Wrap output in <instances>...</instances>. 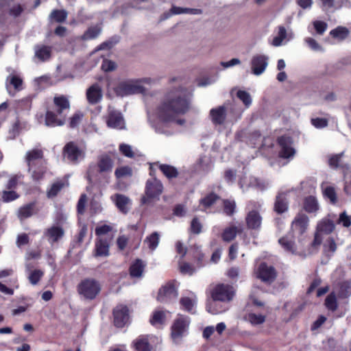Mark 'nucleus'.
Listing matches in <instances>:
<instances>
[{
    "mask_svg": "<svg viewBox=\"0 0 351 351\" xmlns=\"http://www.w3.org/2000/svg\"><path fill=\"white\" fill-rule=\"evenodd\" d=\"M191 108L190 97L180 90H173L165 94L156 108L158 119L162 123H176L183 125L184 119L179 116L186 114Z\"/></svg>",
    "mask_w": 351,
    "mask_h": 351,
    "instance_id": "f257e3e1",
    "label": "nucleus"
},
{
    "mask_svg": "<svg viewBox=\"0 0 351 351\" xmlns=\"http://www.w3.org/2000/svg\"><path fill=\"white\" fill-rule=\"evenodd\" d=\"M71 104L67 96L56 95L53 103L47 108L45 115V124L47 127L54 128L65 124Z\"/></svg>",
    "mask_w": 351,
    "mask_h": 351,
    "instance_id": "f03ea898",
    "label": "nucleus"
},
{
    "mask_svg": "<svg viewBox=\"0 0 351 351\" xmlns=\"http://www.w3.org/2000/svg\"><path fill=\"white\" fill-rule=\"evenodd\" d=\"M113 167V161L108 155L101 156L97 165L89 167L87 171V179L90 183L98 182L100 176L109 174Z\"/></svg>",
    "mask_w": 351,
    "mask_h": 351,
    "instance_id": "7ed1b4c3",
    "label": "nucleus"
},
{
    "mask_svg": "<svg viewBox=\"0 0 351 351\" xmlns=\"http://www.w3.org/2000/svg\"><path fill=\"white\" fill-rule=\"evenodd\" d=\"M163 192L162 182L156 178L147 180L145 184V195L141 198L142 204H149L159 200Z\"/></svg>",
    "mask_w": 351,
    "mask_h": 351,
    "instance_id": "20e7f679",
    "label": "nucleus"
},
{
    "mask_svg": "<svg viewBox=\"0 0 351 351\" xmlns=\"http://www.w3.org/2000/svg\"><path fill=\"white\" fill-rule=\"evenodd\" d=\"M335 229V223L328 217L322 219L317 224L312 246L317 247L322 243L324 236L331 234Z\"/></svg>",
    "mask_w": 351,
    "mask_h": 351,
    "instance_id": "39448f33",
    "label": "nucleus"
},
{
    "mask_svg": "<svg viewBox=\"0 0 351 351\" xmlns=\"http://www.w3.org/2000/svg\"><path fill=\"white\" fill-rule=\"evenodd\" d=\"M62 154L67 160L73 164H77L85 155L84 152L73 141H70L64 145Z\"/></svg>",
    "mask_w": 351,
    "mask_h": 351,
    "instance_id": "423d86ee",
    "label": "nucleus"
},
{
    "mask_svg": "<svg viewBox=\"0 0 351 351\" xmlns=\"http://www.w3.org/2000/svg\"><path fill=\"white\" fill-rule=\"evenodd\" d=\"M276 141L280 147V151L279 152L280 158L287 159L295 155V150L292 147L293 140L291 137L287 135H282L278 137Z\"/></svg>",
    "mask_w": 351,
    "mask_h": 351,
    "instance_id": "0eeeda50",
    "label": "nucleus"
},
{
    "mask_svg": "<svg viewBox=\"0 0 351 351\" xmlns=\"http://www.w3.org/2000/svg\"><path fill=\"white\" fill-rule=\"evenodd\" d=\"M128 308L123 304L117 306L113 310V322L116 327L123 328L129 323Z\"/></svg>",
    "mask_w": 351,
    "mask_h": 351,
    "instance_id": "6e6552de",
    "label": "nucleus"
},
{
    "mask_svg": "<svg viewBox=\"0 0 351 351\" xmlns=\"http://www.w3.org/2000/svg\"><path fill=\"white\" fill-rule=\"evenodd\" d=\"M257 277L263 282L271 283L275 280L277 277L276 269L266 263H261L257 269Z\"/></svg>",
    "mask_w": 351,
    "mask_h": 351,
    "instance_id": "1a4fd4ad",
    "label": "nucleus"
},
{
    "mask_svg": "<svg viewBox=\"0 0 351 351\" xmlns=\"http://www.w3.org/2000/svg\"><path fill=\"white\" fill-rule=\"evenodd\" d=\"M144 90L141 85L134 84L125 82L119 83L114 88V91L117 96L124 97L135 93H142Z\"/></svg>",
    "mask_w": 351,
    "mask_h": 351,
    "instance_id": "9d476101",
    "label": "nucleus"
},
{
    "mask_svg": "<svg viewBox=\"0 0 351 351\" xmlns=\"http://www.w3.org/2000/svg\"><path fill=\"white\" fill-rule=\"evenodd\" d=\"M189 324L188 317L179 315L171 327V336L176 340L182 336Z\"/></svg>",
    "mask_w": 351,
    "mask_h": 351,
    "instance_id": "9b49d317",
    "label": "nucleus"
},
{
    "mask_svg": "<svg viewBox=\"0 0 351 351\" xmlns=\"http://www.w3.org/2000/svg\"><path fill=\"white\" fill-rule=\"evenodd\" d=\"M43 236L51 245H53L64 237V230L60 226H52L45 230Z\"/></svg>",
    "mask_w": 351,
    "mask_h": 351,
    "instance_id": "f8f14e48",
    "label": "nucleus"
},
{
    "mask_svg": "<svg viewBox=\"0 0 351 351\" xmlns=\"http://www.w3.org/2000/svg\"><path fill=\"white\" fill-rule=\"evenodd\" d=\"M233 287H215L212 291L214 300L226 302L231 300L234 295Z\"/></svg>",
    "mask_w": 351,
    "mask_h": 351,
    "instance_id": "ddd939ff",
    "label": "nucleus"
},
{
    "mask_svg": "<svg viewBox=\"0 0 351 351\" xmlns=\"http://www.w3.org/2000/svg\"><path fill=\"white\" fill-rule=\"evenodd\" d=\"M308 226V217L304 213H298L291 223L293 232L302 235L307 230Z\"/></svg>",
    "mask_w": 351,
    "mask_h": 351,
    "instance_id": "4468645a",
    "label": "nucleus"
},
{
    "mask_svg": "<svg viewBox=\"0 0 351 351\" xmlns=\"http://www.w3.org/2000/svg\"><path fill=\"white\" fill-rule=\"evenodd\" d=\"M288 193L279 192L276 196L274 210L279 215L286 213L289 209Z\"/></svg>",
    "mask_w": 351,
    "mask_h": 351,
    "instance_id": "2eb2a0df",
    "label": "nucleus"
},
{
    "mask_svg": "<svg viewBox=\"0 0 351 351\" xmlns=\"http://www.w3.org/2000/svg\"><path fill=\"white\" fill-rule=\"evenodd\" d=\"M268 58L264 55H256L252 57L251 68L252 73L256 75L262 74L267 66Z\"/></svg>",
    "mask_w": 351,
    "mask_h": 351,
    "instance_id": "dca6fc26",
    "label": "nucleus"
},
{
    "mask_svg": "<svg viewBox=\"0 0 351 351\" xmlns=\"http://www.w3.org/2000/svg\"><path fill=\"white\" fill-rule=\"evenodd\" d=\"M178 293L176 287H162L157 295V300L160 302H169L178 298Z\"/></svg>",
    "mask_w": 351,
    "mask_h": 351,
    "instance_id": "f3484780",
    "label": "nucleus"
},
{
    "mask_svg": "<svg viewBox=\"0 0 351 351\" xmlns=\"http://www.w3.org/2000/svg\"><path fill=\"white\" fill-rule=\"evenodd\" d=\"M86 95L88 102L91 105H95L102 99L101 88L97 83H95L86 90Z\"/></svg>",
    "mask_w": 351,
    "mask_h": 351,
    "instance_id": "a211bd4d",
    "label": "nucleus"
},
{
    "mask_svg": "<svg viewBox=\"0 0 351 351\" xmlns=\"http://www.w3.org/2000/svg\"><path fill=\"white\" fill-rule=\"evenodd\" d=\"M245 223L248 229L259 230L262 223V217L258 211L252 210L247 214Z\"/></svg>",
    "mask_w": 351,
    "mask_h": 351,
    "instance_id": "6ab92c4d",
    "label": "nucleus"
},
{
    "mask_svg": "<svg viewBox=\"0 0 351 351\" xmlns=\"http://www.w3.org/2000/svg\"><path fill=\"white\" fill-rule=\"evenodd\" d=\"M36 202H32L21 206L19 208L17 216L21 220H23L36 215L38 213Z\"/></svg>",
    "mask_w": 351,
    "mask_h": 351,
    "instance_id": "aec40b11",
    "label": "nucleus"
},
{
    "mask_svg": "<svg viewBox=\"0 0 351 351\" xmlns=\"http://www.w3.org/2000/svg\"><path fill=\"white\" fill-rule=\"evenodd\" d=\"M226 109L223 106H218L215 108H212L210 110V116L212 122L215 125H222L226 119Z\"/></svg>",
    "mask_w": 351,
    "mask_h": 351,
    "instance_id": "412c9836",
    "label": "nucleus"
},
{
    "mask_svg": "<svg viewBox=\"0 0 351 351\" xmlns=\"http://www.w3.org/2000/svg\"><path fill=\"white\" fill-rule=\"evenodd\" d=\"M153 337L148 335H141L134 341V346L136 351H152L151 345Z\"/></svg>",
    "mask_w": 351,
    "mask_h": 351,
    "instance_id": "4be33fe9",
    "label": "nucleus"
},
{
    "mask_svg": "<svg viewBox=\"0 0 351 351\" xmlns=\"http://www.w3.org/2000/svg\"><path fill=\"white\" fill-rule=\"evenodd\" d=\"M107 125L112 128H122L123 119L121 113L117 110L110 111L106 120Z\"/></svg>",
    "mask_w": 351,
    "mask_h": 351,
    "instance_id": "5701e85b",
    "label": "nucleus"
},
{
    "mask_svg": "<svg viewBox=\"0 0 351 351\" xmlns=\"http://www.w3.org/2000/svg\"><path fill=\"white\" fill-rule=\"evenodd\" d=\"M111 199L120 212L123 214L128 213L130 208L128 206L130 202V199L128 197L123 194L116 193L114 196H112Z\"/></svg>",
    "mask_w": 351,
    "mask_h": 351,
    "instance_id": "b1692460",
    "label": "nucleus"
},
{
    "mask_svg": "<svg viewBox=\"0 0 351 351\" xmlns=\"http://www.w3.org/2000/svg\"><path fill=\"white\" fill-rule=\"evenodd\" d=\"M52 49L51 46L36 45L34 47L35 56L41 62H45L51 58Z\"/></svg>",
    "mask_w": 351,
    "mask_h": 351,
    "instance_id": "393cba45",
    "label": "nucleus"
},
{
    "mask_svg": "<svg viewBox=\"0 0 351 351\" xmlns=\"http://www.w3.org/2000/svg\"><path fill=\"white\" fill-rule=\"evenodd\" d=\"M220 199V196L213 191L207 193L199 201V206H202V210H206L214 206Z\"/></svg>",
    "mask_w": 351,
    "mask_h": 351,
    "instance_id": "a878e982",
    "label": "nucleus"
},
{
    "mask_svg": "<svg viewBox=\"0 0 351 351\" xmlns=\"http://www.w3.org/2000/svg\"><path fill=\"white\" fill-rule=\"evenodd\" d=\"M278 243L286 252H291L292 254H295V252H297L294 237L290 233L280 238Z\"/></svg>",
    "mask_w": 351,
    "mask_h": 351,
    "instance_id": "bb28decb",
    "label": "nucleus"
},
{
    "mask_svg": "<svg viewBox=\"0 0 351 351\" xmlns=\"http://www.w3.org/2000/svg\"><path fill=\"white\" fill-rule=\"evenodd\" d=\"M69 186V182L66 180H58L53 182L51 187L47 191V196L48 198H53L56 197L58 193L64 187Z\"/></svg>",
    "mask_w": 351,
    "mask_h": 351,
    "instance_id": "cd10ccee",
    "label": "nucleus"
},
{
    "mask_svg": "<svg viewBox=\"0 0 351 351\" xmlns=\"http://www.w3.org/2000/svg\"><path fill=\"white\" fill-rule=\"evenodd\" d=\"M100 287H78V293L86 300H93L100 292Z\"/></svg>",
    "mask_w": 351,
    "mask_h": 351,
    "instance_id": "c85d7f7f",
    "label": "nucleus"
},
{
    "mask_svg": "<svg viewBox=\"0 0 351 351\" xmlns=\"http://www.w3.org/2000/svg\"><path fill=\"white\" fill-rule=\"evenodd\" d=\"M189 255L192 257L197 267L203 265L204 255L202 253L201 246L196 244L191 245L189 250Z\"/></svg>",
    "mask_w": 351,
    "mask_h": 351,
    "instance_id": "c756f323",
    "label": "nucleus"
},
{
    "mask_svg": "<svg viewBox=\"0 0 351 351\" xmlns=\"http://www.w3.org/2000/svg\"><path fill=\"white\" fill-rule=\"evenodd\" d=\"M242 232L243 229L241 228L235 226H229L223 230L221 238L223 241L230 242L236 238L237 234H241Z\"/></svg>",
    "mask_w": 351,
    "mask_h": 351,
    "instance_id": "7c9ffc66",
    "label": "nucleus"
},
{
    "mask_svg": "<svg viewBox=\"0 0 351 351\" xmlns=\"http://www.w3.org/2000/svg\"><path fill=\"white\" fill-rule=\"evenodd\" d=\"M43 158V152L39 149H34L27 152L26 154V162L28 166L29 171L32 170V166L34 165L36 160L42 159Z\"/></svg>",
    "mask_w": 351,
    "mask_h": 351,
    "instance_id": "2f4dec72",
    "label": "nucleus"
},
{
    "mask_svg": "<svg viewBox=\"0 0 351 351\" xmlns=\"http://www.w3.org/2000/svg\"><path fill=\"white\" fill-rule=\"evenodd\" d=\"M95 255L107 256L109 255V244L106 239H99L95 242Z\"/></svg>",
    "mask_w": 351,
    "mask_h": 351,
    "instance_id": "473e14b6",
    "label": "nucleus"
},
{
    "mask_svg": "<svg viewBox=\"0 0 351 351\" xmlns=\"http://www.w3.org/2000/svg\"><path fill=\"white\" fill-rule=\"evenodd\" d=\"M197 301L196 296L194 293H191L189 296L183 297L180 300V304L184 310L193 313L194 307Z\"/></svg>",
    "mask_w": 351,
    "mask_h": 351,
    "instance_id": "72a5a7b5",
    "label": "nucleus"
},
{
    "mask_svg": "<svg viewBox=\"0 0 351 351\" xmlns=\"http://www.w3.org/2000/svg\"><path fill=\"white\" fill-rule=\"evenodd\" d=\"M101 32V27L99 25L89 27L81 36L82 40L95 39Z\"/></svg>",
    "mask_w": 351,
    "mask_h": 351,
    "instance_id": "f704fd0d",
    "label": "nucleus"
},
{
    "mask_svg": "<svg viewBox=\"0 0 351 351\" xmlns=\"http://www.w3.org/2000/svg\"><path fill=\"white\" fill-rule=\"evenodd\" d=\"M303 208L308 213H315L319 209L316 198L311 195L306 197L304 199Z\"/></svg>",
    "mask_w": 351,
    "mask_h": 351,
    "instance_id": "c9c22d12",
    "label": "nucleus"
},
{
    "mask_svg": "<svg viewBox=\"0 0 351 351\" xmlns=\"http://www.w3.org/2000/svg\"><path fill=\"white\" fill-rule=\"evenodd\" d=\"M165 320L166 312L162 311H155L149 319V322L155 327H160L165 324Z\"/></svg>",
    "mask_w": 351,
    "mask_h": 351,
    "instance_id": "e433bc0d",
    "label": "nucleus"
},
{
    "mask_svg": "<svg viewBox=\"0 0 351 351\" xmlns=\"http://www.w3.org/2000/svg\"><path fill=\"white\" fill-rule=\"evenodd\" d=\"M337 248V243L332 237H328L323 245V251L327 257L333 256Z\"/></svg>",
    "mask_w": 351,
    "mask_h": 351,
    "instance_id": "4c0bfd02",
    "label": "nucleus"
},
{
    "mask_svg": "<svg viewBox=\"0 0 351 351\" xmlns=\"http://www.w3.org/2000/svg\"><path fill=\"white\" fill-rule=\"evenodd\" d=\"M222 206L223 213L227 216H232L236 211V202L234 199H222Z\"/></svg>",
    "mask_w": 351,
    "mask_h": 351,
    "instance_id": "58836bf2",
    "label": "nucleus"
},
{
    "mask_svg": "<svg viewBox=\"0 0 351 351\" xmlns=\"http://www.w3.org/2000/svg\"><path fill=\"white\" fill-rule=\"evenodd\" d=\"M159 169L161 172L168 178L172 179L176 178L178 176V171L177 169L171 165L162 164L159 165Z\"/></svg>",
    "mask_w": 351,
    "mask_h": 351,
    "instance_id": "ea45409f",
    "label": "nucleus"
},
{
    "mask_svg": "<svg viewBox=\"0 0 351 351\" xmlns=\"http://www.w3.org/2000/svg\"><path fill=\"white\" fill-rule=\"evenodd\" d=\"M330 34L334 38L343 40L348 36L349 30L346 27L338 26L336 28L332 29L330 32Z\"/></svg>",
    "mask_w": 351,
    "mask_h": 351,
    "instance_id": "a19ab883",
    "label": "nucleus"
},
{
    "mask_svg": "<svg viewBox=\"0 0 351 351\" xmlns=\"http://www.w3.org/2000/svg\"><path fill=\"white\" fill-rule=\"evenodd\" d=\"M203 225L197 217H194L190 223L189 231L193 234H199L202 232Z\"/></svg>",
    "mask_w": 351,
    "mask_h": 351,
    "instance_id": "79ce46f5",
    "label": "nucleus"
},
{
    "mask_svg": "<svg viewBox=\"0 0 351 351\" xmlns=\"http://www.w3.org/2000/svg\"><path fill=\"white\" fill-rule=\"evenodd\" d=\"M265 315L262 314H256L254 313H250L245 317L246 320L254 326L263 324L265 321Z\"/></svg>",
    "mask_w": 351,
    "mask_h": 351,
    "instance_id": "37998d69",
    "label": "nucleus"
},
{
    "mask_svg": "<svg viewBox=\"0 0 351 351\" xmlns=\"http://www.w3.org/2000/svg\"><path fill=\"white\" fill-rule=\"evenodd\" d=\"M263 293V291L261 287H256V290L250 295V300L252 303L258 306L261 307L264 306V302L261 300V295Z\"/></svg>",
    "mask_w": 351,
    "mask_h": 351,
    "instance_id": "c03bdc74",
    "label": "nucleus"
},
{
    "mask_svg": "<svg viewBox=\"0 0 351 351\" xmlns=\"http://www.w3.org/2000/svg\"><path fill=\"white\" fill-rule=\"evenodd\" d=\"M160 241V235L157 232H154L149 236L147 237L145 242L148 245V247L151 250H154L158 245Z\"/></svg>",
    "mask_w": 351,
    "mask_h": 351,
    "instance_id": "a18cd8bd",
    "label": "nucleus"
},
{
    "mask_svg": "<svg viewBox=\"0 0 351 351\" xmlns=\"http://www.w3.org/2000/svg\"><path fill=\"white\" fill-rule=\"evenodd\" d=\"M51 19L57 23H63L67 18V12L64 10H53L51 14Z\"/></svg>",
    "mask_w": 351,
    "mask_h": 351,
    "instance_id": "49530a36",
    "label": "nucleus"
},
{
    "mask_svg": "<svg viewBox=\"0 0 351 351\" xmlns=\"http://www.w3.org/2000/svg\"><path fill=\"white\" fill-rule=\"evenodd\" d=\"M143 271V265L139 259L136 260L130 267V274L132 277H139Z\"/></svg>",
    "mask_w": 351,
    "mask_h": 351,
    "instance_id": "de8ad7c7",
    "label": "nucleus"
},
{
    "mask_svg": "<svg viewBox=\"0 0 351 351\" xmlns=\"http://www.w3.org/2000/svg\"><path fill=\"white\" fill-rule=\"evenodd\" d=\"M7 80H9V83L12 85L14 89L19 91L23 89V79L17 75H10L8 76Z\"/></svg>",
    "mask_w": 351,
    "mask_h": 351,
    "instance_id": "09e8293b",
    "label": "nucleus"
},
{
    "mask_svg": "<svg viewBox=\"0 0 351 351\" xmlns=\"http://www.w3.org/2000/svg\"><path fill=\"white\" fill-rule=\"evenodd\" d=\"M132 170L128 166H123L116 169L114 176L117 179H120L127 176H132Z\"/></svg>",
    "mask_w": 351,
    "mask_h": 351,
    "instance_id": "8fccbe9b",
    "label": "nucleus"
},
{
    "mask_svg": "<svg viewBox=\"0 0 351 351\" xmlns=\"http://www.w3.org/2000/svg\"><path fill=\"white\" fill-rule=\"evenodd\" d=\"M287 37V30L284 26L278 27V34L274 37L272 41V45L278 47L281 45L282 42Z\"/></svg>",
    "mask_w": 351,
    "mask_h": 351,
    "instance_id": "3c124183",
    "label": "nucleus"
},
{
    "mask_svg": "<svg viewBox=\"0 0 351 351\" xmlns=\"http://www.w3.org/2000/svg\"><path fill=\"white\" fill-rule=\"evenodd\" d=\"M325 305L326 308L332 311L337 308V298L334 293H330L326 298Z\"/></svg>",
    "mask_w": 351,
    "mask_h": 351,
    "instance_id": "603ef678",
    "label": "nucleus"
},
{
    "mask_svg": "<svg viewBox=\"0 0 351 351\" xmlns=\"http://www.w3.org/2000/svg\"><path fill=\"white\" fill-rule=\"evenodd\" d=\"M237 96L246 107L250 106L252 103V98L249 93L245 90H239L237 93Z\"/></svg>",
    "mask_w": 351,
    "mask_h": 351,
    "instance_id": "864d4df0",
    "label": "nucleus"
},
{
    "mask_svg": "<svg viewBox=\"0 0 351 351\" xmlns=\"http://www.w3.org/2000/svg\"><path fill=\"white\" fill-rule=\"evenodd\" d=\"M2 200L4 202H10L19 197V195L14 191H3L2 193Z\"/></svg>",
    "mask_w": 351,
    "mask_h": 351,
    "instance_id": "5fc2aeb1",
    "label": "nucleus"
},
{
    "mask_svg": "<svg viewBox=\"0 0 351 351\" xmlns=\"http://www.w3.org/2000/svg\"><path fill=\"white\" fill-rule=\"evenodd\" d=\"M217 300H213L207 304L206 309L208 312L212 313V314H219L223 311H225V308H218V303Z\"/></svg>",
    "mask_w": 351,
    "mask_h": 351,
    "instance_id": "6e6d98bb",
    "label": "nucleus"
},
{
    "mask_svg": "<svg viewBox=\"0 0 351 351\" xmlns=\"http://www.w3.org/2000/svg\"><path fill=\"white\" fill-rule=\"evenodd\" d=\"M311 124L316 128L322 129L328 126V120L326 118H313L311 120Z\"/></svg>",
    "mask_w": 351,
    "mask_h": 351,
    "instance_id": "4d7b16f0",
    "label": "nucleus"
},
{
    "mask_svg": "<svg viewBox=\"0 0 351 351\" xmlns=\"http://www.w3.org/2000/svg\"><path fill=\"white\" fill-rule=\"evenodd\" d=\"M337 223L341 225L344 228H348L351 226V218L347 215L346 212L340 213Z\"/></svg>",
    "mask_w": 351,
    "mask_h": 351,
    "instance_id": "13d9d810",
    "label": "nucleus"
},
{
    "mask_svg": "<svg viewBox=\"0 0 351 351\" xmlns=\"http://www.w3.org/2000/svg\"><path fill=\"white\" fill-rule=\"evenodd\" d=\"M44 273L39 269H34L29 276V280L32 285L37 284L40 278L43 277Z\"/></svg>",
    "mask_w": 351,
    "mask_h": 351,
    "instance_id": "bf43d9fd",
    "label": "nucleus"
},
{
    "mask_svg": "<svg viewBox=\"0 0 351 351\" xmlns=\"http://www.w3.org/2000/svg\"><path fill=\"white\" fill-rule=\"evenodd\" d=\"M117 69V64L112 60L104 59L102 61L101 69L105 72L113 71Z\"/></svg>",
    "mask_w": 351,
    "mask_h": 351,
    "instance_id": "052dcab7",
    "label": "nucleus"
},
{
    "mask_svg": "<svg viewBox=\"0 0 351 351\" xmlns=\"http://www.w3.org/2000/svg\"><path fill=\"white\" fill-rule=\"evenodd\" d=\"M314 28L317 34L322 35L327 29V23L322 21H315L313 22Z\"/></svg>",
    "mask_w": 351,
    "mask_h": 351,
    "instance_id": "680f3d73",
    "label": "nucleus"
},
{
    "mask_svg": "<svg viewBox=\"0 0 351 351\" xmlns=\"http://www.w3.org/2000/svg\"><path fill=\"white\" fill-rule=\"evenodd\" d=\"M119 151L126 157L133 158L134 156V154L132 149V147L129 145L124 143L121 144L119 145Z\"/></svg>",
    "mask_w": 351,
    "mask_h": 351,
    "instance_id": "e2e57ef3",
    "label": "nucleus"
},
{
    "mask_svg": "<svg viewBox=\"0 0 351 351\" xmlns=\"http://www.w3.org/2000/svg\"><path fill=\"white\" fill-rule=\"evenodd\" d=\"M324 195L332 204H335L337 202V194L333 187L327 186L324 190Z\"/></svg>",
    "mask_w": 351,
    "mask_h": 351,
    "instance_id": "0e129e2a",
    "label": "nucleus"
},
{
    "mask_svg": "<svg viewBox=\"0 0 351 351\" xmlns=\"http://www.w3.org/2000/svg\"><path fill=\"white\" fill-rule=\"evenodd\" d=\"M83 115L80 112H75L69 119V127L76 128L81 122Z\"/></svg>",
    "mask_w": 351,
    "mask_h": 351,
    "instance_id": "69168bd1",
    "label": "nucleus"
},
{
    "mask_svg": "<svg viewBox=\"0 0 351 351\" xmlns=\"http://www.w3.org/2000/svg\"><path fill=\"white\" fill-rule=\"evenodd\" d=\"M45 172V168L43 167L32 171V176L33 180L35 181L40 180L41 179L43 178Z\"/></svg>",
    "mask_w": 351,
    "mask_h": 351,
    "instance_id": "338daca9",
    "label": "nucleus"
},
{
    "mask_svg": "<svg viewBox=\"0 0 351 351\" xmlns=\"http://www.w3.org/2000/svg\"><path fill=\"white\" fill-rule=\"evenodd\" d=\"M238 248L239 245L237 243H234L230 246L228 250V257L231 261H233L237 258Z\"/></svg>",
    "mask_w": 351,
    "mask_h": 351,
    "instance_id": "774afa93",
    "label": "nucleus"
}]
</instances>
